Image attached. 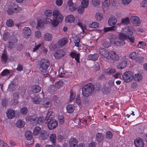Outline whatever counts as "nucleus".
<instances>
[{
	"mask_svg": "<svg viewBox=\"0 0 147 147\" xmlns=\"http://www.w3.org/2000/svg\"><path fill=\"white\" fill-rule=\"evenodd\" d=\"M53 20H52L50 18H46L44 22L47 24H51L53 26H56L59 23L61 22L63 19V16L60 14L59 11L55 10L53 12Z\"/></svg>",
	"mask_w": 147,
	"mask_h": 147,
	"instance_id": "nucleus-1",
	"label": "nucleus"
},
{
	"mask_svg": "<svg viewBox=\"0 0 147 147\" xmlns=\"http://www.w3.org/2000/svg\"><path fill=\"white\" fill-rule=\"evenodd\" d=\"M94 87L93 84L90 83L84 85L82 88V94L84 96L88 97L94 90Z\"/></svg>",
	"mask_w": 147,
	"mask_h": 147,
	"instance_id": "nucleus-2",
	"label": "nucleus"
},
{
	"mask_svg": "<svg viewBox=\"0 0 147 147\" xmlns=\"http://www.w3.org/2000/svg\"><path fill=\"white\" fill-rule=\"evenodd\" d=\"M50 65V63L48 60H42L39 64V69L40 71L42 72L46 73L47 71V69Z\"/></svg>",
	"mask_w": 147,
	"mask_h": 147,
	"instance_id": "nucleus-3",
	"label": "nucleus"
},
{
	"mask_svg": "<svg viewBox=\"0 0 147 147\" xmlns=\"http://www.w3.org/2000/svg\"><path fill=\"white\" fill-rule=\"evenodd\" d=\"M18 40L17 37L14 35H11L9 37L8 41V48L10 50L16 45Z\"/></svg>",
	"mask_w": 147,
	"mask_h": 147,
	"instance_id": "nucleus-4",
	"label": "nucleus"
},
{
	"mask_svg": "<svg viewBox=\"0 0 147 147\" xmlns=\"http://www.w3.org/2000/svg\"><path fill=\"white\" fill-rule=\"evenodd\" d=\"M46 123H47V126L49 129L52 130L55 128L57 126L58 122L54 119H47L46 120Z\"/></svg>",
	"mask_w": 147,
	"mask_h": 147,
	"instance_id": "nucleus-5",
	"label": "nucleus"
},
{
	"mask_svg": "<svg viewBox=\"0 0 147 147\" xmlns=\"http://www.w3.org/2000/svg\"><path fill=\"white\" fill-rule=\"evenodd\" d=\"M133 73L131 71H128L125 73L122 76L123 78L126 82H129L132 81L134 78Z\"/></svg>",
	"mask_w": 147,
	"mask_h": 147,
	"instance_id": "nucleus-6",
	"label": "nucleus"
},
{
	"mask_svg": "<svg viewBox=\"0 0 147 147\" xmlns=\"http://www.w3.org/2000/svg\"><path fill=\"white\" fill-rule=\"evenodd\" d=\"M131 20L132 24L135 26H139L141 24V21L139 18L136 16H133L131 18Z\"/></svg>",
	"mask_w": 147,
	"mask_h": 147,
	"instance_id": "nucleus-7",
	"label": "nucleus"
},
{
	"mask_svg": "<svg viewBox=\"0 0 147 147\" xmlns=\"http://www.w3.org/2000/svg\"><path fill=\"white\" fill-rule=\"evenodd\" d=\"M65 54V52L63 50L59 49L56 51L54 55L55 58L59 59L60 57H63Z\"/></svg>",
	"mask_w": 147,
	"mask_h": 147,
	"instance_id": "nucleus-8",
	"label": "nucleus"
},
{
	"mask_svg": "<svg viewBox=\"0 0 147 147\" xmlns=\"http://www.w3.org/2000/svg\"><path fill=\"white\" fill-rule=\"evenodd\" d=\"M51 99L48 98H44L41 105L43 107L48 108L51 107Z\"/></svg>",
	"mask_w": 147,
	"mask_h": 147,
	"instance_id": "nucleus-9",
	"label": "nucleus"
},
{
	"mask_svg": "<svg viewBox=\"0 0 147 147\" xmlns=\"http://www.w3.org/2000/svg\"><path fill=\"white\" fill-rule=\"evenodd\" d=\"M99 53L107 59H110L109 52L108 50L100 48L99 49Z\"/></svg>",
	"mask_w": 147,
	"mask_h": 147,
	"instance_id": "nucleus-10",
	"label": "nucleus"
},
{
	"mask_svg": "<svg viewBox=\"0 0 147 147\" xmlns=\"http://www.w3.org/2000/svg\"><path fill=\"white\" fill-rule=\"evenodd\" d=\"M134 144L136 147H144V143L142 140L139 138H137L134 141Z\"/></svg>",
	"mask_w": 147,
	"mask_h": 147,
	"instance_id": "nucleus-11",
	"label": "nucleus"
},
{
	"mask_svg": "<svg viewBox=\"0 0 147 147\" xmlns=\"http://www.w3.org/2000/svg\"><path fill=\"white\" fill-rule=\"evenodd\" d=\"M7 117L9 119H12L15 116V113L14 111L12 109H9L6 112Z\"/></svg>",
	"mask_w": 147,
	"mask_h": 147,
	"instance_id": "nucleus-12",
	"label": "nucleus"
},
{
	"mask_svg": "<svg viewBox=\"0 0 147 147\" xmlns=\"http://www.w3.org/2000/svg\"><path fill=\"white\" fill-rule=\"evenodd\" d=\"M119 34L117 36L113 37L110 40L111 43L116 46H117L119 44Z\"/></svg>",
	"mask_w": 147,
	"mask_h": 147,
	"instance_id": "nucleus-13",
	"label": "nucleus"
},
{
	"mask_svg": "<svg viewBox=\"0 0 147 147\" xmlns=\"http://www.w3.org/2000/svg\"><path fill=\"white\" fill-rule=\"evenodd\" d=\"M23 33L25 38H28L31 34V31L30 28L26 27L23 29Z\"/></svg>",
	"mask_w": 147,
	"mask_h": 147,
	"instance_id": "nucleus-14",
	"label": "nucleus"
},
{
	"mask_svg": "<svg viewBox=\"0 0 147 147\" xmlns=\"http://www.w3.org/2000/svg\"><path fill=\"white\" fill-rule=\"evenodd\" d=\"M98 57V54L97 53H95L92 54H90L87 57V60L95 61L97 60Z\"/></svg>",
	"mask_w": 147,
	"mask_h": 147,
	"instance_id": "nucleus-15",
	"label": "nucleus"
},
{
	"mask_svg": "<svg viewBox=\"0 0 147 147\" xmlns=\"http://www.w3.org/2000/svg\"><path fill=\"white\" fill-rule=\"evenodd\" d=\"M129 36H127L125 34H124L122 33H120V37L123 38L125 40L129 39L130 42L134 43V42L135 39L134 36H131L130 37Z\"/></svg>",
	"mask_w": 147,
	"mask_h": 147,
	"instance_id": "nucleus-16",
	"label": "nucleus"
},
{
	"mask_svg": "<svg viewBox=\"0 0 147 147\" xmlns=\"http://www.w3.org/2000/svg\"><path fill=\"white\" fill-rule=\"evenodd\" d=\"M49 136L47 131L45 130H42L40 132V137L42 140H45L47 139Z\"/></svg>",
	"mask_w": 147,
	"mask_h": 147,
	"instance_id": "nucleus-17",
	"label": "nucleus"
},
{
	"mask_svg": "<svg viewBox=\"0 0 147 147\" xmlns=\"http://www.w3.org/2000/svg\"><path fill=\"white\" fill-rule=\"evenodd\" d=\"M80 54L76 53L74 52H71L70 54V55L72 58H75L77 62L80 63Z\"/></svg>",
	"mask_w": 147,
	"mask_h": 147,
	"instance_id": "nucleus-18",
	"label": "nucleus"
},
{
	"mask_svg": "<svg viewBox=\"0 0 147 147\" xmlns=\"http://www.w3.org/2000/svg\"><path fill=\"white\" fill-rule=\"evenodd\" d=\"M75 20L74 16L71 14L67 15L65 18V21L66 23H72Z\"/></svg>",
	"mask_w": 147,
	"mask_h": 147,
	"instance_id": "nucleus-19",
	"label": "nucleus"
},
{
	"mask_svg": "<svg viewBox=\"0 0 147 147\" xmlns=\"http://www.w3.org/2000/svg\"><path fill=\"white\" fill-rule=\"evenodd\" d=\"M78 143V141L74 138H71L69 142V145L70 147H75Z\"/></svg>",
	"mask_w": 147,
	"mask_h": 147,
	"instance_id": "nucleus-20",
	"label": "nucleus"
},
{
	"mask_svg": "<svg viewBox=\"0 0 147 147\" xmlns=\"http://www.w3.org/2000/svg\"><path fill=\"white\" fill-rule=\"evenodd\" d=\"M117 22V19L114 17H112L109 18L108 20V24L109 26H114Z\"/></svg>",
	"mask_w": 147,
	"mask_h": 147,
	"instance_id": "nucleus-21",
	"label": "nucleus"
},
{
	"mask_svg": "<svg viewBox=\"0 0 147 147\" xmlns=\"http://www.w3.org/2000/svg\"><path fill=\"white\" fill-rule=\"evenodd\" d=\"M41 99L38 95L34 96L32 99L33 102L35 104H38L41 101Z\"/></svg>",
	"mask_w": 147,
	"mask_h": 147,
	"instance_id": "nucleus-22",
	"label": "nucleus"
},
{
	"mask_svg": "<svg viewBox=\"0 0 147 147\" xmlns=\"http://www.w3.org/2000/svg\"><path fill=\"white\" fill-rule=\"evenodd\" d=\"M19 98V94L17 93H14L13 95L12 100L13 104L15 105L18 103Z\"/></svg>",
	"mask_w": 147,
	"mask_h": 147,
	"instance_id": "nucleus-23",
	"label": "nucleus"
},
{
	"mask_svg": "<svg viewBox=\"0 0 147 147\" xmlns=\"http://www.w3.org/2000/svg\"><path fill=\"white\" fill-rule=\"evenodd\" d=\"M110 58L114 61H117L119 59V56L115 52L113 51L111 53Z\"/></svg>",
	"mask_w": 147,
	"mask_h": 147,
	"instance_id": "nucleus-24",
	"label": "nucleus"
},
{
	"mask_svg": "<svg viewBox=\"0 0 147 147\" xmlns=\"http://www.w3.org/2000/svg\"><path fill=\"white\" fill-rule=\"evenodd\" d=\"M96 139L98 142H101L103 140L104 136L102 134L100 133H97L96 135Z\"/></svg>",
	"mask_w": 147,
	"mask_h": 147,
	"instance_id": "nucleus-25",
	"label": "nucleus"
},
{
	"mask_svg": "<svg viewBox=\"0 0 147 147\" xmlns=\"http://www.w3.org/2000/svg\"><path fill=\"white\" fill-rule=\"evenodd\" d=\"M52 35L49 33H45L44 36V40L46 41H50L52 39Z\"/></svg>",
	"mask_w": 147,
	"mask_h": 147,
	"instance_id": "nucleus-26",
	"label": "nucleus"
},
{
	"mask_svg": "<svg viewBox=\"0 0 147 147\" xmlns=\"http://www.w3.org/2000/svg\"><path fill=\"white\" fill-rule=\"evenodd\" d=\"M66 109L67 113H71L74 111V107L72 105H68L66 107Z\"/></svg>",
	"mask_w": 147,
	"mask_h": 147,
	"instance_id": "nucleus-27",
	"label": "nucleus"
},
{
	"mask_svg": "<svg viewBox=\"0 0 147 147\" xmlns=\"http://www.w3.org/2000/svg\"><path fill=\"white\" fill-rule=\"evenodd\" d=\"M67 39L66 38H63L58 41V44L59 46H63L67 43Z\"/></svg>",
	"mask_w": 147,
	"mask_h": 147,
	"instance_id": "nucleus-28",
	"label": "nucleus"
},
{
	"mask_svg": "<svg viewBox=\"0 0 147 147\" xmlns=\"http://www.w3.org/2000/svg\"><path fill=\"white\" fill-rule=\"evenodd\" d=\"M54 117L53 113L51 110H48L47 115L45 118V120L47 119H53Z\"/></svg>",
	"mask_w": 147,
	"mask_h": 147,
	"instance_id": "nucleus-29",
	"label": "nucleus"
},
{
	"mask_svg": "<svg viewBox=\"0 0 147 147\" xmlns=\"http://www.w3.org/2000/svg\"><path fill=\"white\" fill-rule=\"evenodd\" d=\"M41 128L39 126L36 127L34 129L33 132V135L34 136H36L38 135L40 132H41Z\"/></svg>",
	"mask_w": 147,
	"mask_h": 147,
	"instance_id": "nucleus-30",
	"label": "nucleus"
},
{
	"mask_svg": "<svg viewBox=\"0 0 147 147\" xmlns=\"http://www.w3.org/2000/svg\"><path fill=\"white\" fill-rule=\"evenodd\" d=\"M41 88L38 85L34 86L32 87V91L35 93L39 92L41 90Z\"/></svg>",
	"mask_w": 147,
	"mask_h": 147,
	"instance_id": "nucleus-31",
	"label": "nucleus"
},
{
	"mask_svg": "<svg viewBox=\"0 0 147 147\" xmlns=\"http://www.w3.org/2000/svg\"><path fill=\"white\" fill-rule=\"evenodd\" d=\"M110 90V88L104 85L102 89V91L103 93L105 94H109Z\"/></svg>",
	"mask_w": 147,
	"mask_h": 147,
	"instance_id": "nucleus-32",
	"label": "nucleus"
},
{
	"mask_svg": "<svg viewBox=\"0 0 147 147\" xmlns=\"http://www.w3.org/2000/svg\"><path fill=\"white\" fill-rule=\"evenodd\" d=\"M25 137L27 140H30L32 138V135L31 132L30 131H26L25 133Z\"/></svg>",
	"mask_w": 147,
	"mask_h": 147,
	"instance_id": "nucleus-33",
	"label": "nucleus"
},
{
	"mask_svg": "<svg viewBox=\"0 0 147 147\" xmlns=\"http://www.w3.org/2000/svg\"><path fill=\"white\" fill-rule=\"evenodd\" d=\"M25 124L24 121L21 120H18L16 123V126L19 128H22L24 127Z\"/></svg>",
	"mask_w": 147,
	"mask_h": 147,
	"instance_id": "nucleus-34",
	"label": "nucleus"
},
{
	"mask_svg": "<svg viewBox=\"0 0 147 147\" xmlns=\"http://www.w3.org/2000/svg\"><path fill=\"white\" fill-rule=\"evenodd\" d=\"M8 56L5 53H2L1 56L2 62L3 63H6L8 59Z\"/></svg>",
	"mask_w": 147,
	"mask_h": 147,
	"instance_id": "nucleus-35",
	"label": "nucleus"
},
{
	"mask_svg": "<svg viewBox=\"0 0 147 147\" xmlns=\"http://www.w3.org/2000/svg\"><path fill=\"white\" fill-rule=\"evenodd\" d=\"M130 21L128 17H126L121 19V23L124 25H128L130 24Z\"/></svg>",
	"mask_w": 147,
	"mask_h": 147,
	"instance_id": "nucleus-36",
	"label": "nucleus"
},
{
	"mask_svg": "<svg viewBox=\"0 0 147 147\" xmlns=\"http://www.w3.org/2000/svg\"><path fill=\"white\" fill-rule=\"evenodd\" d=\"M124 34H125L127 36H132L133 34V32L132 31V28L131 27H128L127 31L125 32H123Z\"/></svg>",
	"mask_w": 147,
	"mask_h": 147,
	"instance_id": "nucleus-37",
	"label": "nucleus"
},
{
	"mask_svg": "<svg viewBox=\"0 0 147 147\" xmlns=\"http://www.w3.org/2000/svg\"><path fill=\"white\" fill-rule=\"evenodd\" d=\"M56 135L54 134H51L50 136V141L53 143L55 144L56 141Z\"/></svg>",
	"mask_w": 147,
	"mask_h": 147,
	"instance_id": "nucleus-38",
	"label": "nucleus"
},
{
	"mask_svg": "<svg viewBox=\"0 0 147 147\" xmlns=\"http://www.w3.org/2000/svg\"><path fill=\"white\" fill-rule=\"evenodd\" d=\"M10 36V33L8 32H5L3 34V39L4 41H6L9 39Z\"/></svg>",
	"mask_w": 147,
	"mask_h": 147,
	"instance_id": "nucleus-39",
	"label": "nucleus"
},
{
	"mask_svg": "<svg viewBox=\"0 0 147 147\" xmlns=\"http://www.w3.org/2000/svg\"><path fill=\"white\" fill-rule=\"evenodd\" d=\"M63 84V82L61 80L56 82L55 84V87L58 88H59L61 87L62 86Z\"/></svg>",
	"mask_w": 147,
	"mask_h": 147,
	"instance_id": "nucleus-40",
	"label": "nucleus"
},
{
	"mask_svg": "<svg viewBox=\"0 0 147 147\" xmlns=\"http://www.w3.org/2000/svg\"><path fill=\"white\" fill-rule=\"evenodd\" d=\"M138 54L137 52L134 51L130 53L129 55V58L132 59H135L137 57L136 56Z\"/></svg>",
	"mask_w": 147,
	"mask_h": 147,
	"instance_id": "nucleus-41",
	"label": "nucleus"
},
{
	"mask_svg": "<svg viewBox=\"0 0 147 147\" xmlns=\"http://www.w3.org/2000/svg\"><path fill=\"white\" fill-rule=\"evenodd\" d=\"M144 57L140 56L137 57L136 59V62L138 63H141L144 62Z\"/></svg>",
	"mask_w": 147,
	"mask_h": 147,
	"instance_id": "nucleus-42",
	"label": "nucleus"
},
{
	"mask_svg": "<svg viewBox=\"0 0 147 147\" xmlns=\"http://www.w3.org/2000/svg\"><path fill=\"white\" fill-rule=\"evenodd\" d=\"M95 18L97 21H100L103 18V15L102 13L100 12L96 13Z\"/></svg>",
	"mask_w": 147,
	"mask_h": 147,
	"instance_id": "nucleus-43",
	"label": "nucleus"
},
{
	"mask_svg": "<svg viewBox=\"0 0 147 147\" xmlns=\"http://www.w3.org/2000/svg\"><path fill=\"white\" fill-rule=\"evenodd\" d=\"M10 73L9 70L8 69H6L3 71L1 74V75L3 76H5L8 75Z\"/></svg>",
	"mask_w": 147,
	"mask_h": 147,
	"instance_id": "nucleus-44",
	"label": "nucleus"
},
{
	"mask_svg": "<svg viewBox=\"0 0 147 147\" xmlns=\"http://www.w3.org/2000/svg\"><path fill=\"white\" fill-rule=\"evenodd\" d=\"M53 12L50 9L46 10L44 12L45 15L47 17H50L53 15Z\"/></svg>",
	"mask_w": 147,
	"mask_h": 147,
	"instance_id": "nucleus-45",
	"label": "nucleus"
},
{
	"mask_svg": "<svg viewBox=\"0 0 147 147\" xmlns=\"http://www.w3.org/2000/svg\"><path fill=\"white\" fill-rule=\"evenodd\" d=\"M7 26L9 27H11L14 25V23L13 20L11 19H9L7 20L6 23Z\"/></svg>",
	"mask_w": 147,
	"mask_h": 147,
	"instance_id": "nucleus-46",
	"label": "nucleus"
},
{
	"mask_svg": "<svg viewBox=\"0 0 147 147\" xmlns=\"http://www.w3.org/2000/svg\"><path fill=\"white\" fill-rule=\"evenodd\" d=\"M44 26V23L41 20H38V21L37 25L36 28L39 29V28H41Z\"/></svg>",
	"mask_w": 147,
	"mask_h": 147,
	"instance_id": "nucleus-47",
	"label": "nucleus"
},
{
	"mask_svg": "<svg viewBox=\"0 0 147 147\" xmlns=\"http://www.w3.org/2000/svg\"><path fill=\"white\" fill-rule=\"evenodd\" d=\"M28 109L25 107H23L20 110V113L22 115H25L28 112Z\"/></svg>",
	"mask_w": 147,
	"mask_h": 147,
	"instance_id": "nucleus-48",
	"label": "nucleus"
},
{
	"mask_svg": "<svg viewBox=\"0 0 147 147\" xmlns=\"http://www.w3.org/2000/svg\"><path fill=\"white\" fill-rule=\"evenodd\" d=\"M100 3V1L98 0H92V5L94 6H99Z\"/></svg>",
	"mask_w": 147,
	"mask_h": 147,
	"instance_id": "nucleus-49",
	"label": "nucleus"
},
{
	"mask_svg": "<svg viewBox=\"0 0 147 147\" xmlns=\"http://www.w3.org/2000/svg\"><path fill=\"white\" fill-rule=\"evenodd\" d=\"M88 0H83L82 2L81 6L83 7L86 8L88 5Z\"/></svg>",
	"mask_w": 147,
	"mask_h": 147,
	"instance_id": "nucleus-50",
	"label": "nucleus"
},
{
	"mask_svg": "<svg viewBox=\"0 0 147 147\" xmlns=\"http://www.w3.org/2000/svg\"><path fill=\"white\" fill-rule=\"evenodd\" d=\"M142 76L140 74H136L134 77V80L136 81H139L142 80Z\"/></svg>",
	"mask_w": 147,
	"mask_h": 147,
	"instance_id": "nucleus-51",
	"label": "nucleus"
},
{
	"mask_svg": "<svg viewBox=\"0 0 147 147\" xmlns=\"http://www.w3.org/2000/svg\"><path fill=\"white\" fill-rule=\"evenodd\" d=\"M35 45L33 48L32 52H34L37 50L41 46V44L39 43L37 44L36 43H35Z\"/></svg>",
	"mask_w": 147,
	"mask_h": 147,
	"instance_id": "nucleus-52",
	"label": "nucleus"
},
{
	"mask_svg": "<svg viewBox=\"0 0 147 147\" xmlns=\"http://www.w3.org/2000/svg\"><path fill=\"white\" fill-rule=\"evenodd\" d=\"M36 119L37 120V123H38L39 124H41L43 121L45 119V118L44 117H36Z\"/></svg>",
	"mask_w": 147,
	"mask_h": 147,
	"instance_id": "nucleus-53",
	"label": "nucleus"
},
{
	"mask_svg": "<svg viewBox=\"0 0 147 147\" xmlns=\"http://www.w3.org/2000/svg\"><path fill=\"white\" fill-rule=\"evenodd\" d=\"M99 24L96 22H93L90 25V27L92 28H96L99 27Z\"/></svg>",
	"mask_w": 147,
	"mask_h": 147,
	"instance_id": "nucleus-54",
	"label": "nucleus"
},
{
	"mask_svg": "<svg viewBox=\"0 0 147 147\" xmlns=\"http://www.w3.org/2000/svg\"><path fill=\"white\" fill-rule=\"evenodd\" d=\"M78 7V6L75 4H74L73 5L69 7V10L71 11H75Z\"/></svg>",
	"mask_w": 147,
	"mask_h": 147,
	"instance_id": "nucleus-55",
	"label": "nucleus"
},
{
	"mask_svg": "<svg viewBox=\"0 0 147 147\" xmlns=\"http://www.w3.org/2000/svg\"><path fill=\"white\" fill-rule=\"evenodd\" d=\"M94 68L95 71H99L100 69V67L99 63L97 62H95L94 66Z\"/></svg>",
	"mask_w": 147,
	"mask_h": 147,
	"instance_id": "nucleus-56",
	"label": "nucleus"
},
{
	"mask_svg": "<svg viewBox=\"0 0 147 147\" xmlns=\"http://www.w3.org/2000/svg\"><path fill=\"white\" fill-rule=\"evenodd\" d=\"M127 65V62L126 60H124L120 63V69H122L124 68Z\"/></svg>",
	"mask_w": 147,
	"mask_h": 147,
	"instance_id": "nucleus-57",
	"label": "nucleus"
},
{
	"mask_svg": "<svg viewBox=\"0 0 147 147\" xmlns=\"http://www.w3.org/2000/svg\"><path fill=\"white\" fill-rule=\"evenodd\" d=\"M8 102V100L6 99H3L1 101V105L3 107H5L7 105Z\"/></svg>",
	"mask_w": 147,
	"mask_h": 147,
	"instance_id": "nucleus-58",
	"label": "nucleus"
},
{
	"mask_svg": "<svg viewBox=\"0 0 147 147\" xmlns=\"http://www.w3.org/2000/svg\"><path fill=\"white\" fill-rule=\"evenodd\" d=\"M7 14L9 15H12L14 12V11L13 9V7L12 8H9L7 10Z\"/></svg>",
	"mask_w": 147,
	"mask_h": 147,
	"instance_id": "nucleus-59",
	"label": "nucleus"
},
{
	"mask_svg": "<svg viewBox=\"0 0 147 147\" xmlns=\"http://www.w3.org/2000/svg\"><path fill=\"white\" fill-rule=\"evenodd\" d=\"M13 9L14 11L15 12L17 13L20 11L22 10L21 7L18 6V5H16L15 7H13Z\"/></svg>",
	"mask_w": 147,
	"mask_h": 147,
	"instance_id": "nucleus-60",
	"label": "nucleus"
},
{
	"mask_svg": "<svg viewBox=\"0 0 147 147\" xmlns=\"http://www.w3.org/2000/svg\"><path fill=\"white\" fill-rule=\"evenodd\" d=\"M103 5L104 7L108 8L110 5V0H105Z\"/></svg>",
	"mask_w": 147,
	"mask_h": 147,
	"instance_id": "nucleus-61",
	"label": "nucleus"
},
{
	"mask_svg": "<svg viewBox=\"0 0 147 147\" xmlns=\"http://www.w3.org/2000/svg\"><path fill=\"white\" fill-rule=\"evenodd\" d=\"M80 42V39L79 38L76 39H75L74 40V42L75 45L77 47H79V43Z\"/></svg>",
	"mask_w": 147,
	"mask_h": 147,
	"instance_id": "nucleus-62",
	"label": "nucleus"
},
{
	"mask_svg": "<svg viewBox=\"0 0 147 147\" xmlns=\"http://www.w3.org/2000/svg\"><path fill=\"white\" fill-rule=\"evenodd\" d=\"M113 134L112 133L109 131H107L106 133V137L107 138L110 139L112 137Z\"/></svg>",
	"mask_w": 147,
	"mask_h": 147,
	"instance_id": "nucleus-63",
	"label": "nucleus"
},
{
	"mask_svg": "<svg viewBox=\"0 0 147 147\" xmlns=\"http://www.w3.org/2000/svg\"><path fill=\"white\" fill-rule=\"evenodd\" d=\"M84 8L82 6H79L78 9V12L80 14L83 13L84 12Z\"/></svg>",
	"mask_w": 147,
	"mask_h": 147,
	"instance_id": "nucleus-64",
	"label": "nucleus"
}]
</instances>
